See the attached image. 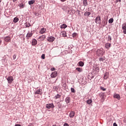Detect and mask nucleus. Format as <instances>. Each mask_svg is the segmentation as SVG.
Returning <instances> with one entry per match:
<instances>
[{"mask_svg": "<svg viewBox=\"0 0 126 126\" xmlns=\"http://www.w3.org/2000/svg\"><path fill=\"white\" fill-rule=\"evenodd\" d=\"M100 98H101V102H104L105 101V95H104V93H100L99 94Z\"/></svg>", "mask_w": 126, "mask_h": 126, "instance_id": "2", "label": "nucleus"}, {"mask_svg": "<svg viewBox=\"0 0 126 126\" xmlns=\"http://www.w3.org/2000/svg\"><path fill=\"white\" fill-rule=\"evenodd\" d=\"M57 76H58V72L57 71L53 72L51 74V77H52V78L57 77Z\"/></svg>", "mask_w": 126, "mask_h": 126, "instance_id": "7", "label": "nucleus"}, {"mask_svg": "<svg viewBox=\"0 0 126 126\" xmlns=\"http://www.w3.org/2000/svg\"><path fill=\"white\" fill-rule=\"evenodd\" d=\"M109 77V76L108 75V73H105L104 76V79H107Z\"/></svg>", "mask_w": 126, "mask_h": 126, "instance_id": "28", "label": "nucleus"}, {"mask_svg": "<svg viewBox=\"0 0 126 126\" xmlns=\"http://www.w3.org/2000/svg\"><path fill=\"white\" fill-rule=\"evenodd\" d=\"M98 21H101V17H100V16H97L96 17V18L95 19V23H96V24H98V23H99V24L101 23L100 22H99Z\"/></svg>", "mask_w": 126, "mask_h": 126, "instance_id": "5", "label": "nucleus"}, {"mask_svg": "<svg viewBox=\"0 0 126 126\" xmlns=\"http://www.w3.org/2000/svg\"><path fill=\"white\" fill-rule=\"evenodd\" d=\"M95 70H96V71L98 72L99 70H100V69L98 67H97L95 68Z\"/></svg>", "mask_w": 126, "mask_h": 126, "instance_id": "40", "label": "nucleus"}, {"mask_svg": "<svg viewBox=\"0 0 126 126\" xmlns=\"http://www.w3.org/2000/svg\"><path fill=\"white\" fill-rule=\"evenodd\" d=\"M123 33L124 34H126V29L123 30Z\"/></svg>", "mask_w": 126, "mask_h": 126, "instance_id": "44", "label": "nucleus"}, {"mask_svg": "<svg viewBox=\"0 0 126 126\" xmlns=\"http://www.w3.org/2000/svg\"><path fill=\"white\" fill-rule=\"evenodd\" d=\"M77 36V33H76V32H74L72 34V37H73V38L76 37Z\"/></svg>", "mask_w": 126, "mask_h": 126, "instance_id": "34", "label": "nucleus"}, {"mask_svg": "<svg viewBox=\"0 0 126 126\" xmlns=\"http://www.w3.org/2000/svg\"><path fill=\"white\" fill-rule=\"evenodd\" d=\"M41 59H42L43 60H45V54H42L41 56Z\"/></svg>", "mask_w": 126, "mask_h": 126, "instance_id": "38", "label": "nucleus"}, {"mask_svg": "<svg viewBox=\"0 0 126 126\" xmlns=\"http://www.w3.org/2000/svg\"><path fill=\"white\" fill-rule=\"evenodd\" d=\"M51 70L52 71H54V70H56V68H55V67L51 68Z\"/></svg>", "mask_w": 126, "mask_h": 126, "instance_id": "43", "label": "nucleus"}, {"mask_svg": "<svg viewBox=\"0 0 126 126\" xmlns=\"http://www.w3.org/2000/svg\"><path fill=\"white\" fill-rule=\"evenodd\" d=\"M15 126H21V125H20L19 124H17Z\"/></svg>", "mask_w": 126, "mask_h": 126, "instance_id": "48", "label": "nucleus"}, {"mask_svg": "<svg viewBox=\"0 0 126 126\" xmlns=\"http://www.w3.org/2000/svg\"><path fill=\"white\" fill-rule=\"evenodd\" d=\"M113 97L115 98V99H117V100H121V96L119 94H115Z\"/></svg>", "mask_w": 126, "mask_h": 126, "instance_id": "9", "label": "nucleus"}, {"mask_svg": "<svg viewBox=\"0 0 126 126\" xmlns=\"http://www.w3.org/2000/svg\"><path fill=\"white\" fill-rule=\"evenodd\" d=\"M63 126H69L67 123H65L63 125Z\"/></svg>", "mask_w": 126, "mask_h": 126, "instance_id": "45", "label": "nucleus"}, {"mask_svg": "<svg viewBox=\"0 0 126 126\" xmlns=\"http://www.w3.org/2000/svg\"><path fill=\"white\" fill-rule=\"evenodd\" d=\"M113 126H118V125L117 124V123H114L113 124Z\"/></svg>", "mask_w": 126, "mask_h": 126, "instance_id": "46", "label": "nucleus"}, {"mask_svg": "<svg viewBox=\"0 0 126 126\" xmlns=\"http://www.w3.org/2000/svg\"><path fill=\"white\" fill-rule=\"evenodd\" d=\"M33 35V33L32 32H28L27 34V36H26V38L27 39H29V38H30V37H32Z\"/></svg>", "mask_w": 126, "mask_h": 126, "instance_id": "13", "label": "nucleus"}, {"mask_svg": "<svg viewBox=\"0 0 126 126\" xmlns=\"http://www.w3.org/2000/svg\"><path fill=\"white\" fill-rule=\"evenodd\" d=\"M91 14V12L88 11H86L85 13H84L85 16H87V17H89Z\"/></svg>", "mask_w": 126, "mask_h": 126, "instance_id": "17", "label": "nucleus"}, {"mask_svg": "<svg viewBox=\"0 0 126 126\" xmlns=\"http://www.w3.org/2000/svg\"><path fill=\"white\" fill-rule=\"evenodd\" d=\"M106 49H109L111 48V43H106L105 46Z\"/></svg>", "mask_w": 126, "mask_h": 126, "instance_id": "21", "label": "nucleus"}, {"mask_svg": "<svg viewBox=\"0 0 126 126\" xmlns=\"http://www.w3.org/2000/svg\"><path fill=\"white\" fill-rule=\"evenodd\" d=\"M101 90H102V91H106V89L102 87H100Z\"/></svg>", "mask_w": 126, "mask_h": 126, "instance_id": "36", "label": "nucleus"}, {"mask_svg": "<svg viewBox=\"0 0 126 126\" xmlns=\"http://www.w3.org/2000/svg\"><path fill=\"white\" fill-rule=\"evenodd\" d=\"M37 43V40H36L35 39H32V46H35Z\"/></svg>", "mask_w": 126, "mask_h": 126, "instance_id": "15", "label": "nucleus"}, {"mask_svg": "<svg viewBox=\"0 0 126 126\" xmlns=\"http://www.w3.org/2000/svg\"><path fill=\"white\" fill-rule=\"evenodd\" d=\"M96 55H97L98 57H101V56L103 55V51L101 50V49H98L96 51Z\"/></svg>", "mask_w": 126, "mask_h": 126, "instance_id": "6", "label": "nucleus"}, {"mask_svg": "<svg viewBox=\"0 0 126 126\" xmlns=\"http://www.w3.org/2000/svg\"><path fill=\"white\" fill-rule=\"evenodd\" d=\"M65 102L66 103H69V102H70V97H67L66 98H65Z\"/></svg>", "mask_w": 126, "mask_h": 126, "instance_id": "22", "label": "nucleus"}, {"mask_svg": "<svg viewBox=\"0 0 126 126\" xmlns=\"http://www.w3.org/2000/svg\"><path fill=\"white\" fill-rule=\"evenodd\" d=\"M46 32V29L42 28L41 29L40 31L39 32V33L40 34H44L45 32Z\"/></svg>", "mask_w": 126, "mask_h": 126, "instance_id": "19", "label": "nucleus"}, {"mask_svg": "<svg viewBox=\"0 0 126 126\" xmlns=\"http://www.w3.org/2000/svg\"><path fill=\"white\" fill-rule=\"evenodd\" d=\"M99 61L100 62H103V61H104V58H100L99 59Z\"/></svg>", "mask_w": 126, "mask_h": 126, "instance_id": "39", "label": "nucleus"}, {"mask_svg": "<svg viewBox=\"0 0 126 126\" xmlns=\"http://www.w3.org/2000/svg\"><path fill=\"white\" fill-rule=\"evenodd\" d=\"M1 42H2L1 40H0V45L1 43Z\"/></svg>", "mask_w": 126, "mask_h": 126, "instance_id": "51", "label": "nucleus"}, {"mask_svg": "<svg viewBox=\"0 0 126 126\" xmlns=\"http://www.w3.org/2000/svg\"><path fill=\"white\" fill-rule=\"evenodd\" d=\"M109 23L112 24L113 22H114V19L111 18L108 21Z\"/></svg>", "mask_w": 126, "mask_h": 126, "instance_id": "33", "label": "nucleus"}, {"mask_svg": "<svg viewBox=\"0 0 126 126\" xmlns=\"http://www.w3.org/2000/svg\"><path fill=\"white\" fill-rule=\"evenodd\" d=\"M55 39L56 38L54 36H49L47 40L49 42H54V41H55Z\"/></svg>", "mask_w": 126, "mask_h": 126, "instance_id": "11", "label": "nucleus"}, {"mask_svg": "<svg viewBox=\"0 0 126 126\" xmlns=\"http://www.w3.org/2000/svg\"><path fill=\"white\" fill-rule=\"evenodd\" d=\"M1 0H0V2H1Z\"/></svg>", "mask_w": 126, "mask_h": 126, "instance_id": "52", "label": "nucleus"}, {"mask_svg": "<svg viewBox=\"0 0 126 126\" xmlns=\"http://www.w3.org/2000/svg\"><path fill=\"white\" fill-rule=\"evenodd\" d=\"M44 39H46V36L44 35L39 36L38 38V40H40V41H44Z\"/></svg>", "mask_w": 126, "mask_h": 126, "instance_id": "14", "label": "nucleus"}, {"mask_svg": "<svg viewBox=\"0 0 126 126\" xmlns=\"http://www.w3.org/2000/svg\"><path fill=\"white\" fill-rule=\"evenodd\" d=\"M65 0H61V1H62L63 2H64V1H65Z\"/></svg>", "mask_w": 126, "mask_h": 126, "instance_id": "47", "label": "nucleus"}, {"mask_svg": "<svg viewBox=\"0 0 126 126\" xmlns=\"http://www.w3.org/2000/svg\"><path fill=\"white\" fill-rule=\"evenodd\" d=\"M75 116V112L74 111H71L69 114V117L71 119H72Z\"/></svg>", "mask_w": 126, "mask_h": 126, "instance_id": "8", "label": "nucleus"}, {"mask_svg": "<svg viewBox=\"0 0 126 126\" xmlns=\"http://www.w3.org/2000/svg\"><path fill=\"white\" fill-rule=\"evenodd\" d=\"M71 92H72V93H75V90H74V88H71Z\"/></svg>", "mask_w": 126, "mask_h": 126, "instance_id": "35", "label": "nucleus"}, {"mask_svg": "<svg viewBox=\"0 0 126 126\" xmlns=\"http://www.w3.org/2000/svg\"><path fill=\"white\" fill-rule=\"evenodd\" d=\"M108 41H111L112 40V37H111V36L108 35Z\"/></svg>", "mask_w": 126, "mask_h": 126, "instance_id": "37", "label": "nucleus"}, {"mask_svg": "<svg viewBox=\"0 0 126 126\" xmlns=\"http://www.w3.org/2000/svg\"><path fill=\"white\" fill-rule=\"evenodd\" d=\"M52 126H57V125H53Z\"/></svg>", "mask_w": 126, "mask_h": 126, "instance_id": "53", "label": "nucleus"}, {"mask_svg": "<svg viewBox=\"0 0 126 126\" xmlns=\"http://www.w3.org/2000/svg\"><path fill=\"white\" fill-rule=\"evenodd\" d=\"M117 2H119V1H121V0H116Z\"/></svg>", "mask_w": 126, "mask_h": 126, "instance_id": "49", "label": "nucleus"}, {"mask_svg": "<svg viewBox=\"0 0 126 126\" xmlns=\"http://www.w3.org/2000/svg\"><path fill=\"white\" fill-rule=\"evenodd\" d=\"M79 66H83L84 65V63L82 61H80L78 63Z\"/></svg>", "mask_w": 126, "mask_h": 126, "instance_id": "24", "label": "nucleus"}, {"mask_svg": "<svg viewBox=\"0 0 126 126\" xmlns=\"http://www.w3.org/2000/svg\"><path fill=\"white\" fill-rule=\"evenodd\" d=\"M26 27H30L31 25L30 24H26Z\"/></svg>", "mask_w": 126, "mask_h": 126, "instance_id": "41", "label": "nucleus"}, {"mask_svg": "<svg viewBox=\"0 0 126 126\" xmlns=\"http://www.w3.org/2000/svg\"><path fill=\"white\" fill-rule=\"evenodd\" d=\"M42 90L39 89L37 90L35 92L34 94L35 95L39 94V95H42Z\"/></svg>", "mask_w": 126, "mask_h": 126, "instance_id": "12", "label": "nucleus"}, {"mask_svg": "<svg viewBox=\"0 0 126 126\" xmlns=\"http://www.w3.org/2000/svg\"><path fill=\"white\" fill-rule=\"evenodd\" d=\"M76 69L79 72H82V68L80 67H77L76 68Z\"/></svg>", "mask_w": 126, "mask_h": 126, "instance_id": "27", "label": "nucleus"}, {"mask_svg": "<svg viewBox=\"0 0 126 126\" xmlns=\"http://www.w3.org/2000/svg\"><path fill=\"white\" fill-rule=\"evenodd\" d=\"M55 99H60V98H61V95L58 94L57 95H56L54 97Z\"/></svg>", "mask_w": 126, "mask_h": 126, "instance_id": "32", "label": "nucleus"}, {"mask_svg": "<svg viewBox=\"0 0 126 126\" xmlns=\"http://www.w3.org/2000/svg\"><path fill=\"white\" fill-rule=\"evenodd\" d=\"M35 3V0H32L29 1V4H30V5H31V4H33Z\"/></svg>", "mask_w": 126, "mask_h": 126, "instance_id": "26", "label": "nucleus"}, {"mask_svg": "<svg viewBox=\"0 0 126 126\" xmlns=\"http://www.w3.org/2000/svg\"><path fill=\"white\" fill-rule=\"evenodd\" d=\"M107 23H108V17H107L106 19H104L102 21V24L103 25V26H106Z\"/></svg>", "mask_w": 126, "mask_h": 126, "instance_id": "10", "label": "nucleus"}, {"mask_svg": "<svg viewBox=\"0 0 126 126\" xmlns=\"http://www.w3.org/2000/svg\"><path fill=\"white\" fill-rule=\"evenodd\" d=\"M17 0H13V2H15V1H17Z\"/></svg>", "mask_w": 126, "mask_h": 126, "instance_id": "50", "label": "nucleus"}, {"mask_svg": "<svg viewBox=\"0 0 126 126\" xmlns=\"http://www.w3.org/2000/svg\"><path fill=\"white\" fill-rule=\"evenodd\" d=\"M83 4L84 6H87L88 5V3L87 2V0H83Z\"/></svg>", "mask_w": 126, "mask_h": 126, "instance_id": "18", "label": "nucleus"}, {"mask_svg": "<svg viewBox=\"0 0 126 126\" xmlns=\"http://www.w3.org/2000/svg\"><path fill=\"white\" fill-rule=\"evenodd\" d=\"M122 29H123V30L124 29H126V23H124L122 25Z\"/></svg>", "mask_w": 126, "mask_h": 126, "instance_id": "29", "label": "nucleus"}, {"mask_svg": "<svg viewBox=\"0 0 126 126\" xmlns=\"http://www.w3.org/2000/svg\"><path fill=\"white\" fill-rule=\"evenodd\" d=\"M24 6H25V5L23 3H20L19 4V6H20V7H21V8H24Z\"/></svg>", "mask_w": 126, "mask_h": 126, "instance_id": "31", "label": "nucleus"}, {"mask_svg": "<svg viewBox=\"0 0 126 126\" xmlns=\"http://www.w3.org/2000/svg\"><path fill=\"white\" fill-rule=\"evenodd\" d=\"M19 20V19H18V18L15 17L14 18L13 22H14V23H16L17 22H18Z\"/></svg>", "mask_w": 126, "mask_h": 126, "instance_id": "23", "label": "nucleus"}, {"mask_svg": "<svg viewBox=\"0 0 126 126\" xmlns=\"http://www.w3.org/2000/svg\"><path fill=\"white\" fill-rule=\"evenodd\" d=\"M93 101L92 99H88L86 101L87 104H88V105H90L92 103Z\"/></svg>", "mask_w": 126, "mask_h": 126, "instance_id": "25", "label": "nucleus"}, {"mask_svg": "<svg viewBox=\"0 0 126 126\" xmlns=\"http://www.w3.org/2000/svg\"><path fill=\"white\" fill-rule=\"evenodd\" d=\"M3 40L5 41V42L9 43V42H11V37L9 36H7L4 37Z\"/></svg>", "mask_w": 126, "mask_h": 126, "instance_id": "1", "label": "nucleus"}, {"mask_svg": "<svg viewBox=\"0 0 126 126\" xmlns=\"http://www.w3.org/2000/svg\"><path fill=\"white\" fill-rule=\"evenodd\" d=\"M62 35L63 36V37H66V33L65 32H63L61 33Z\"/></svg>", "mask_w": 126, "mask_h": 126, "instance_id": "30", "label": "nucleus"}, {"mask_svg": "<svg viewBox=\"0 0 126 126\" xmlns=\"http://www.w3.org/2000/svg\"><path fill=\"white\" fill-rule=\"evenodd\" d=\"M13 60H15V59H16V55H14L13 56Z\"/></svg>", "mask_w": 126, "mask_h": 126, "instance_id": "42", "label": "nucleus"}, {"mask_svg": "<svg viewBox=\"0 0 126 126\" xmlns=\"http://www.w3.org/2000/svg\"><path fill=\"white\" fill-rule=\"evenodd\" d=\"M66 27H67V26H66V25H65L64 24H63L61 26V29H64L66 28Z\"/></svg>", "mask_w": 126, "mask_h": 126, "instance_id": "20", "label": "nucleus"}, {"mask_svg": "<svg viewBox=\"0 0 126 126\" xmlns=\"http://www.w3.org/2000/svg\"><path fill=\"white\" fill-rule=\"evenodd\" d=\"M66 9H67L68 11V13H69L70 11H72V7H69L68 6L66 7Z\"/></svg>", "mask_w": 126, "mask_h": 126, "instance_id": "16", "label": "nucleus"}, {"mask_svg": "<svg viewBox=\"0 0 126 126\" xmlns=\"http://www.w3.org/2000/svg\"><path fill=\"white\" fill-rule=\"evenodd\" d=\"M46 108L47 109H51L53 108H55V105H54V103H49L46 104Z\"/></svg>", "mask_w": 126, "mask_h": 126, "instance_id": "4", "label": "nucleus"}, {"mask_svg": "<svg viewBox=\"0 0 126 126\" xmlns=\"http://www.w3.org/2000/svg\"><path fill=\"white\" fill-rule=\"evenodd\" d=\"M7 80L8 81V83H12V82L13 81V77L12 76H8L7 78Z\"/></svg>", "mask_w": 126, "mask_h": 126, "instance_id": "3", "label": "nucleus"}]
</instances>
